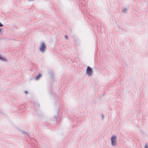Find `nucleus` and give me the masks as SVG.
<instances>
[{"label": "nucleus", "instance_id": "f257e3e1", "mask_svg": "<svg viewBox=\"0 0 148 148\" xmlns=\"http://www.w3.org/2000/svg\"><path fill=\"white\" fill-rule=\"evenodd\" d=\"M116 137L115 135H113L110 138L111 145L113 146H115L116 144Z\"/></svg>", "mask_w": 148, "mask_h": 148}, {"label": "nucleus", "instance_id": "f03ea898", "mask_svg": "<svg viewBox=\"0 0 148 148\" xmlns=\"http://www.w3.org/2000/svg\"><path fill=\"white\" fill-rule=\"evenodd\" d=\"M86 73L89 76H91L92 73V70L91 68L89 66H88L86 69Z\"/></svg>", "mask_w": 148, "mask_h": 148}, {"label": "nucleus", "instance_id": "7ed1b4c3", "mask_svg": "<svg viewBox=\"0 0 148 148\" xmlns=\"http://www.w3.org/2000/svg\"><path fill=\"white\" fill-rule=\"evenodd\" d=\"M46 48L44 42L42 43L40 48V50L42 52H44Z\"/></svg>", "mask_w": 148, "mask_h": 148}, {"label": "nucleus", "instance_id": "20e7f679", "mask_svg": "<svg viewBox=\"0 0 148 148\" xmlns=\"http://www.w3.org/2000/svg\"><path fill=\"white\" fill-rule=\"evenodd\" d=\"M41 76L42 75L41 74H39L36 76L35 79L36 80L38 79L39 78L41 77Z\"/></svg>", "mask_w": 148, "mask_h": 148}, {"label": "nucleus", "instance_id": "39448f33", "mask_svg": "<svg viewBox=\"0 0 148 148\" xmlns=\"http://www.w3.org/2000/svg\"><path fill=\"white\" fill-rule=\"evenodd\" d=\"M0 59L3 61H7V59L6 58L3 57L2 56L1 57V58Z\"/></svg>", "mask_w": 148, "mask_h": 148}, {"label": "nucleus", "instance_id": "423d86ee", "mask_svg": "<svg viewBox=\"0 0 148 148\" xmlns=\"http://www.w3.org/2000/svg\"><path fill=\"white\" fill-rule=\"evenodd\" d=\"M127 11V9L126 8H124L122 10V12L123 13H126Z\"/></svg>", "mask_w": 148, "mask_h": 148}, {"label": "nucleus", "instance_id": "0eeeda50", "mask_svg": "<svg viewBox=\"0 0 148 148\" xmlns=\"http://www.w3.org/2000/svg\"><path fill=\"white\" fill-rule=\"evenodd\" d=\"M144 148H148V144L147 143H146L145 145Z\"/></svg>", "mask_w": 148, "mask_h": 148}, {"label": "nucleus", "instance_id": "6e6552de", "mask_svg": "<svg viewBox=\"0 0 148 148\" xmlns=\"http://www.w3.org/2000/svg\"><path fill=\"white\" fill-rule=\"evenodd\" d=\"M3 26V24H2L1 22H0V27H2ZM1 31V29H0V32Z\"/></svg>", "mask_w": 148, "mask_h": 148}, {"label": "nucleus", "instance_id": "1a4fd4ad", "mask_svg": "<svg viewBox=\"0 0 148 148\" xmlns=\"http://www.w3.org/2000/svg\"><path fill=\"white\" fill-rule=\"evenodd\" d=\"M65 39H68V37H67V36H66V35L65 36Z\"/></svg>", "mask_w": 148, "mask_h": 148}, {"label": "nucleus", "instance_id": "9d476101", "mask_svg": "<svg viewBox=\"0 0 148 148\" xmlns=\"http://www.w3.org/2000/svg\"><path fill=\"white\" fill-rule=\"evenodd\" d=\"M25 94H27V91H25Z\"/></svg>", "mask_w": 148, "mask_h": 148}, {"label": "nucleus", "instance_id": "9b49d317", "mask_svg": "<svg viewBox=\"0 0 148 148\" xmlns=\"http://www.w3.org/2000/svg\"><path fill=\"white\" fill-rule=\"evenodd\" d=\"M57 113V114H58V113H59V112L58 111Z\"/></svg>", "mask_w": 148, "mask_h": 148}, {"label": "nucleus", "instance_id": "f8f14e48", "mask_svg": "<svg viewBox=\"0 0 148 148\" xmlns=\"http://www.w3.org/2000/svg\"><path fill=\"white\" fill-rule=\"evenodd\" d=\"M101 116H102V118H103V115H102Z\"/></svg>", "mask_w": 148, "mask_h": 148}, {"label": "nucleus", "instance_id": "ddd939ff", "mask_svg": "<svg viewBox=\"0 0 148 148\" xmlns=\"http://www.w3.org/2000/svg\"><path fill=\"white\" fill-rule=\"evenodd\" d=\"M1 56L0 55V59L1 58Z\"/></svg>", "mask_w": 148, "mask_h": 148}]
</instances>
